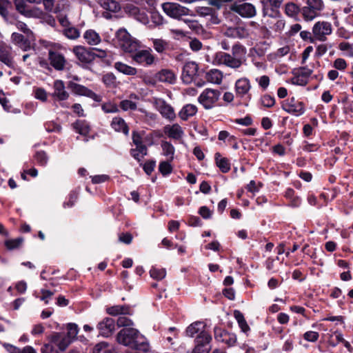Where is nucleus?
<instances>
[{
	"instance_id": "nucleus-1",
	"label": "nucleus",
	"mask_w": 353,
	"mask_h": 353,
	"mask_svg": "<svg viewBox=\"0 0 353 353\" xmlns=\"http://www.w3.org/2000/svg\"><path fill=\"white\" fill-rule=\"evenodd\" d=\"M117 340L119 343L137 350L147 352L150 350V344L146 338L133 327L121 330L117 334Z\"/></svg>"
},
{
	"instance_id": "nucleus-2",
	"label": "nucleus",
	"mask_w": 353,
	"mask_h": 353,
	"mask_svg": "<svg viewBox=\"0 0 353 353\" xmlns=\"http://www.w3.org/2000/svg\"><path fill=\"white\" fill-rule=\"evenodd\" d=\"M247 50L240 43L234 44L232 47V53L224 52H216L214 55V62L222 64L228 68L237 70L241 67L245 61Z\"/></svg>"
},
{
	"instance_id": "nucleus-3",
	"label": "nucleus",
	"mask_w": 353,
	"mask_h": 353,
	"mask_svg": "<svg viewBox=\"0 0 353 353\" xmlns=\"http://www.w3.org/2000/svg\"><path fill=\"white\" fill-rule=\"evenodd\" d=\"M118 46L125 52L132 53L139 48V43L128 32L125 28H120L116 32Z\"/></svg>"
},
{
	"instance_id": "nucleus-4",
	"label": "nucleus",
	"mask_w": 353,
	"mask_h": 353,
	"mask_svg": "<svg viewBox=\"0 0 353 353\" xmlns=\"http://www.w3.org/2000/svg\"><path fill=\"white\" fill-rule=\"evenodd\" d=\"M221 95L218 89L205 88L199 96L198 102L205 110H210L217 105Z\"/></svg>"
},
{
	"instance_id": "nucleus-5",
	"label": "nucleus",
	"mask_w": 353,
	"mask_h": 353,
	"mask_svg": "<svg viewBox=\"0 0 353 353\" xmlns=\"http://www.w3.org/2000/svg\"><path fill=\"white\" fill-rule=\"evenodd\" d=\"M324 8L322 0H307L306 4L301 8V14L304 20L312 21L320 14Z\"/></svg>"
},
{
	"instance_id": "nucleus-6",
	"label": "nucleus",
	"mask_w": 353,
	"mask_h": 353,
	"mask_svg": "<svg viewBox=\"0 0 353 353\" xmlns=\"http://www.w3.org/2000/svg\"><path fill=\"white\" fill-rule=\"evenodd\" d=\"M48 58L52 68L57 71H63L70 68V63L64 54L58 50L49 49Z\"/></svg>"
},
{
	"instance_id": "nucleus-7",
	"label": "nucleus",
	"mask_w": 353,
	"mask_h": 353,
	"mask_svg": "<svg viewBox=\"0 0 353 353\" xmlns=\"http://www.w3.org/2000/svg\"><path fill=\"white\" fill-rule=\"evenodd\" d=\"M53 90L51 95L54 103L59 102L61 107L68 108L69 104L65 101L69 98L70 94L65 90L64 82L59 79L55 80L53 83Z\"/></svg>"
},
{
	"instance_id": "nucleus-8",
	"label": "nucleus",
	"mask_w": 353,
	"mask_h": 353,
	"mask_svg": "<svg viewBox=\"0 0 353 353\" xmlns=\"http://www.w3.org/2000/svg\"><path fill=\"white\" fill-rule=\"evenodd\" d=\"M312 31L316 41L324 42L327 36L332 34V26L328 21H319L314 24Z\"/></svg>"
},
{
	"instance_id": "nucleus-9",
	"label": "nucleus",
	"mask_w": 353,
	"mask_h": 353,
	"mask_svg": "<svg viewBox=\"0 0 353 353\" xmlns=\"http://www.w3.org/2000/svg\"><path fill=\"white\" fill-rule=\"evenodd\" d=\"M152 103L163 118L170 121L175 119L176 114L174 108L164 99L154 97L152 100Z\"/></svg>"
},
{
	"instance_id": "nucleus-10",
	"label": "nucleus",
	"mask_w": 353,
	"mask_h": 353,
	"mask_svg": "<svg viewBox=\"0 0 353 353\" xmlns=\"http://www.w3.org/2000/svg\"><path fill=\"white\" fill-rule=\"evenodd\" d=\"M281 107L284 111L296 117L303 114L305 111V104L294 97L285 100Z\"/></svg>"
},
{
	"instance_id": "nucleus-11",
	"label": "nucleus",
	"mask_w": 353,
	"mask_h": 353,
	"mask_svg": "<svg viewBox=\"0 0 353 353\" xmlns=\"http://www.w3.org/2000/svg\"><path fill=\"white\" fill-rule=\"evenodd\" d=\"M164 12L169 17L179 19L188 14L189 10L176 3L165 2L162 4Z\"/></svg>"
},
{
	"instance_id": "nucleus-12",
	"label": "nucleus",
	"mask_w": 353,
	"mask_h": 353,
	"mask_svg": "<svg viewBox=\"0 0 353 353\" xmlns=\"http://www.w3.org/2000/svg\"><path fill=\"white\" fill-rule=\"evenodd\" d=\"M0 65H5L11 69L15 66L12 48L4 42L0 43Z\"/></svg>"
},
{
	"instance_id": "nucleus-13",
	"label": "nucleus",
	"mask_w": 353,
	"mask_h": 353,
	"mask_svg": "<svg viewBox=\"0 0 353 353\" xmlns=\"http://www.w3.org/2000/svg\"><path fill=\"white\" fill-rule=\"evenodd\" d=\"M132 142L136 145V148L130 150V154L136 160L141 161V159L147 155V147L143 143L140 134L135 131L132 132Z\"/></svg>"
},
{
	"instance_id": "nucleus-14",
	"label": "nucleus",
	"mask_w": 353,
	"mask_h": 353,
	"mask_svg": "<svg viewBox=\"0 0 353 353\" xmlns=\"http://www.w3.org/2000/svg\"><path fill=\"white\" fill-rule=\"evenodd\" d=\"M214 339L223 343H225L228 347H232L236 343V336L234 333L228 332L227 330L219 327H215L214 328Z\"/></svg>"
},
{
	"instance_id": "nucleus-15",
	"label": "nucleus",
	"mask_w": 353,
	"mask_h": 353,
	"mask_svg": "<svg viewBox=\"0 0 353 353\" xmlns=\"http://www.w3.org/2000/svg\"><path fill=\"white\" fill-rule=\"evenodd\" d=\"M132 59L134 61L139 65L143 66L152 65L156 60L155 56L152 53V50H140L134 52V54L132 56Z\"/></svg>"
},
{
	"instance_id": "nucleus-16",
	"label": "nucleus",
	"mask_w": 353,
	"mask_h": 353,
	"mask_svg": "<svg viewBox=\"0 0 353 353\" xmlns=\"http://www.w3.org/2000/svg\"><path fill=\"white\" fill-rule=\"evenodd\" d=\"M68 88L74 94L79 95H83L88 97L94 101L99 102L101 101V97L100 95L97 94L92 90L88 89L84 85L78 84L73 81H69L68 84Z\"/></svg>"
},
{
	"instance_id": "nucleus-17",
	"label": "nucleus",
	"mask_w": 353,
	"mask_h": 353,
	"mask_svg": "<svg viewBox=\"0 0 353 353\" xmlns=\"http://www.w3.org/2000/svg\"><path fill=\"white\" fill-rule=\"evenodd\" d=\"M16 10L26 17L38 18L42 14V11L39 8H31L26 3V0H14Z\"/></svg>"
},
{
	"instance_id": "nucleus-18",
	"label": "nucleus",
	"mask_w": 353,
	"mask_h": 353,
	"mask_svg": "<svg viewBox=\"0 0 353 353\" xmlns=\"http://www.w3.org/2000/svg\"><path fill=\"white\" fill-rule=\"evenodd\" d=\"M231 10L239 14L243 17L251 18L256 15L255 7L250 3H238L234 2L231 5Z\"/></svg>"
},
{
	"instance_id": "nucleus-19",
	"label": "nucleus",
	"mask_w": 353,
	"mask_h": 353,
	"mask_svg": "<svg viewBox=\"0 0 353 353\" xmlns=\"http://www.w3.org/2000/svg\"><path fill=\"white\" fill-rule=\"evenodd\" d=\"M252 85L250 81L247 77H241L237 79L234 84V90L236 97L243 98L247 97L249 99H251L250 91Z\"/></svg>"
},
{
	"instance_id": "nucleus-20",
	"label": "nucleus",
	"mask_w": 353,
	"mask_h": 353,
	"mask_svg": "<svg viewBox=\"0 0 353 353\" xmlns=\"http://www.w3.org/2000/svg\"><path fill=\"white\" fill-rule=\"evenodd\" d=\"M312 72V70L305 67L296 70L294 72V76L292 78V83L298 85H305Z\"/></svg>"
},
{
	"instance_id": "nucleus-21",
	"label": "nucleus",
	"mask_w": 353,
	"mask_h": 353,
	"mask_svg": "<svg viewBox=\"0 0 353 353\" xmlns=\"http://www.w3.org/2000/svg\"><path fill=\"white\" fill-rule=\"evenodd\" d=\"M198 65L193 61L186 63L183 68L181 79L186 83H190L198 72Z\"/></svg>"
},
{
	"instance_id": "nucleus-22",
	"label": "nucleus",
	"mask_w": 353,
	"mask_h": 353,
	"mask_svg": "<svg viewBox=\"0 0 353 353\" xmlns=\"http://www.w3.org/2000/svg\"><path fill=\"white\" fill-rule=\"evenodd\" d=\"M114 320L112 318L107 317L98 323L97 328L101 336L108 337L111 335L114 330Z\"/></svg>"
},
{
	"instance_id": "nucleus-23",
	"label": "nucleus",
	"mask_w": 353,
	"mask_h": 353,
	"mask_svg": "<svg viewBox=\"0 0 353 353\" xmlns=\"http://www.w3.org/2000/svg\"><path fill=\"white\" fill-rule=\"evenodd\" d=\"M50 342L56 345L61 352L66 350L72 340L61 333H54L50 336Z\"/></svg>"
},
{
	"instance_id": "nucleus-24",
	"label": "nucleus",
	"mask_w": 353,
	"mask_h": 353,
	"mask_svg": "<svg viewBox=\"0 0 353 353\" xmlns=\"http://www.w3.org/2000/svg\"><path fill=\"white\" fill-rule=\"evenodd\" d=\"M73 52L78 59L83 63H90L93 61V51L83 46H76Z\"/></svg>"
},
{
	"instance_id": "nucleus-25",
	"label": "nucleus",
	"mask_w": 353,
	"mask_h": 353,
	"mask_svg": "<svg viewBox=\"0 0 353 353\" xmlns=\"http://www.w3.org/2000/svg\"><path fill=\"white\" fill-rule=\"evenodd\" d=\"M157 82L173 84L176 82V75L174 72L170 69H162L156 73Z\"/></svg>"
},
{
	"instance_id": "nucleus-26",
	"label": "nucleus",
	"mask_w": 353,
	"mask_h": 353,
	"mask_svg": "<svg viewBox=\"0 0 353 353\" xmlns=\"http://www.w3.org/2000/svg\"><path fill=\"white\" fill-rule=\"evenodd\" d=\"M110 126L117 132H121L126 136L129 134V127L125 120L120 117H114L111 121Z\"/></svg>"
},
{
	"instance_id": "nucleus-27",
	"label": "nucleus",
	"mask_w": 353,
	"mask_h": 353,
	"mask_svg": "<svg viewBox=\"0 0 353 353\" xmlns=\"http://www.w3.org/2000/svg\"><path fill=\"white\" fill-rule=\"evenodd\" d=\"M11 41L23 51H28L31 48L30 42L21 34L13 32L11 34Z\"/></svg>"
},
{
	"instance_id": "nucleus-28",
	"label": "nucleus",
	"mask_w": 353,
	"mask_h": 353,
	"mask_svg": "<svg viewBox=\"0 0 353 353\" xmlns=\"http://www.w3.org/2000/svg\"><path fill=\"white\" fill-rule=\"evenodd\" d=\"M72 126L75 132L85 137H88L90 132V126L85 120H77L72 124ZM84 141H88V138H85Z\"/></svg>"
},
{
	"instance_id": "nucleus-29",
	"label": "nucleus",
	"mask_w": 353,
	"mask_h": 353,
	"mask_svg": "<svg viewBox=\"0 0 353 353\" xmlns=\"http://www.w3.org/2000/svg\"><path fill=\"white\" fill-rule=\"evenodd\" d=\"M164 132L168 137L176 140L181 139L183 134L182 128L177 123H174L172 125H165L164 127Z\"/></svg>"
},
{
	"instance_id": "nucleus-30",
	"label": "nucleus",
	"mask_w": 353,
	"mask_h": 353,
	"mask_svg": "<svg viewBox=\"0 0 353 353\" xmlns=\"http://www.w3.org/2000/svg\"><path fill=\"white\" fill-rule=\"evenodd\" d=\"M284 13L289 17L298 20L299 13H301V8L294 2H288L284 5Z\"/></svg>"
},
{
	"instance_id": "nucleus-31",
	"label": "nucleus",
	"mask_w": 353,
	"mask_h": 353,
	"mask_svg": "<svg viewBox=\"0 0 353 353\" xmlns=\"http://www.w3.org/2000/svg\"><path fill=\"white\" fill-rule=\"evenodd\" d=\"M198 111L197 107L194 104L185 105L179 112V117L183 121H187L190 117L194 116Z\"/></svg>"
},
{
	"instance_id": "nucleus-32",
	"label": "nucleus",
	"mask_w": 353,
	"mask_h": 353,
	"mask_svg": "<svg viewBox=\"0 0 353 353\" xmlns=\"http://www.w3.org/2000/svg\"><path fill=\"white\" fill-rule=\"evenodd\" d=\"M204 331H205V325L203 322L196 321L186 328L185 332L187 336L194 337L196 334H200Z\"/></svg>"
},
{
	"instance_id": "nucleus-33",
	"label": "nucleus",
	"mask_w": 353,
	"mask_h": 353,
	"mask_svg": "<svg viewBox=\"0 0 353 353\" xmlns=\"http://www.w3.org/2000/svg\"><path fill=\"white\" fill-rule=\"evenodd\" d=\"M212 341V336L208 331L201 332L200 334L196 335L195 344L204 348L211 349L210 343Z\"/></svg>"
},
{
	"instance_id": "nucleus-34",
	"label": "nucleus",
	"mask_w": 353,
	"mask_h": 353,
	"mask_svg": "<svg viewBox=\"0 0 353 353\" xmlns=\"http://www.w3.org/2000/svg\"><path fill=\"white\" fill-rule=\"evenodd\" d=\"M114 68L120 73L128 76H134L137 73L136 68L128 65L121 61L115 62Z\"/></svg>"
},
{
	"instance_id": "nucleus-35",
	"label": "nucleus",
	"mask_w": 353,
	"mask_h": 353,
	"mask_svg": "<svg viewBox=\"0 0 353 353\" xmlns=\"http://www.w3.org/2000/svg\"><path fill=\"white\" fill-rule=\"evenodd\" d=\"M83 39L90 46H96L101 43V38L100 35L94 30L90 29L83 34Z\"/></svg>"
},
{
	"instance_id": "nucleus-36",
	"label": "nucleus",
	"mask_w": 353,
	"mask_h": 353,
	"mask_svg": "<svg viewBox=\"0 0 353 353\" xmlns=\"http://www.w3.org/2000/svg\"><path fill=\"white\" fill-rule=\"evenodd\" d=\"M214 159L216 165L223 173H227L230 170V161L225 157H222L219 152L215 154Z\"/></svg>"
},
{
	"instance_id": "nucleus-37",
	"label": "nucleus",
	"mask_w": 353,
	"mask_h": 353,
	"mask_svg": "<svg viewBox=\"0 0 353 353\" xmlns=\"http://www.w3.org/2000/svg\"><path fill=\"white\" fill-rule=\"evenodd\" d=\"M129 12L136 20L143 24H148L149 23L148 16L144 10H141L139 8L133 6Z\"/></svg>"
},
{
	"instance_id": "nucleus-38",
	"label": "nucleus",
	"mask_w": 353,
	"mask_h": 353,
	"mask_svg": "<svg viewBox=\"0 0 353 353\" xmlns=\"http://www.w3.org/2000/svg\"><path fill=\"white\" fill-rule=\"evenodd\" d=\"M205 79L209 83L220 84L223 79L222 72L217 69H212L205 74Z\"/></svg>"
},
{
	"instance_id": "nucleus-39",
	"label": "nucleus",
	"mask_w": 353,
	"mask_h": 353,
	"mask_svg": "<svg viewBox=\"0 0 353 353\" xmlns=\"http://www.w3.org/2000/svg\"><path fill=\"white\" fill-rule=\"evenodd\" d=\"M11 5L9 0H0V15L8 23H13L12 17L10 15L8 8Z\"/></svg>"
},
{
	"instance_id": "nucleus-40",
	"label": "nucleus",
	"mask_w": 353,
	"mask_h": 353,
	"mask_svg": "<svg viewBox=\"0 0 353 353\" xmlns=\"http://www.w3.org/2000/svg\"><path fill=\"white\" fill-rule=\"evenodd\" d=\"M234 316L235 319L236 320L238 325H239V327L241 328V330L243 332L248 334L250 330V327L248 325L246 320L245 319V317H244L243 313L239 310H234Z\"/></svg>"
},
{
	"instance_id": "nucleus-41",
	"label": "nucleus",
	"mask_w": 353,
	"mask_h": 353,
	"mask_svg": "<svg viewBox=\"0 0 353 353\" xmlns=\"http://www.w3.org/2000/svg\"><path fill=\"white\" fill-rule=\"evenodd\" d=\"M98 3L105 10L117 12L120 10L121 7L115 0H99Z\"/></svg>"
},
{
	"instance_id": "nucleus-42",
	"label": "nucleus",
	"mask_w": 353,
	"mask_h": 353,
	"mask_svg": "<svg viewBox=\"0 0 353 353\" xmlns=\"http://www.w3.org/2000/svg\"><path fill=\"white\" fill-rule=\"evenodd\" d=\"M152 45L154 50L160 54L164 53L169 48V43L162 39H152Z\"/></svg>"
},
{
	"instance_id": "nucleus-43",
	"label": "nucleus",
	"mask_w": 353,
	"mask_h": 353,
	"mask_svg": "<svg viewBox=\"0 0 353 353\" xmlns=\"http://www.w3.org/2000/svg\"><path fill=\"white\" fill-rule=\"evenodd\" d=\"M163 154L168 157V161H172L174 159L175 149L172 144L168 141L161 143Z\"/></svg>"
},
{
	"instance_id": "nucleus-44",
	"label": "nucleus",
	"mask_w": 353,
	"mask_h": 353,
	"mask_svg": "<svg viewBox=\"0 0 353 353\" xmlns=\"http://www.w3.org/2000/svg\"><path fill=\"white\" fill-rule=\"evenodd\" d=\"M107 312L112 316L129 314V308L123 305H114L107 309Z\"/></svg>"
},
{
	"instance_id": "nucleus-45",
	"label": "nucleus",
	"mask_w": 353,
	"mask_h": 353,
	"mask_svg": "<svg viewBox=\"0 0 353 353\" xmlns=\"http://www.w3.org/2000/svg\"><path fill=\"white\" fill-rule=\"evenodd\" d=\"M150 274L152 278L156 280H161L165 278L166 275V271L164 268H159L157 267H152L150 270Z\"/></svg>"
},
{
	"instance_id": "nucleus-46",
	"label": "nucleus",
	"mask_w": 353,
	"mask_h": 353,
	"mask_svg": "<svg viewBox=\"0 0 353 353\" xmlns=\"http://www.w3.org/2000/svg\"><path fill=\"white\" fill-rule=\"evenodd\" d=\"M63 34L70 39H76L80 37V32L77 28L69 26L64 29Z\"/></svg>"
},
{
	"instance_id": "nucleus-47",
	"label": "nucleus",
	"mask_w": 353,
	"mask_h": 353,
	"mask_svg": "<svg viewBox=\"0 0 353 353\" xmlns=\"http://www.w3.org/2000/svg\"><path fill=\"white\" fill-rule=\"evenodd\" d=\"M103 83L108 88H114L117 84V78L112 73H107L102 77Z\"/></svg>"
},
{
	"instance_id": "nucleus-48",
	"label": "nucleus",
	"mask_w": 353,
	"mask_h": 353,
	"mask_svg": "<svg viewBox=\"0 0 353 353\" xmlns=\"http://www.w3.org/2000/svg\"><path fill=\"white\" fill-rule=\"evenodd\" d=\"M168 159L165 161H162L159 163V170L163 175L166 176L170 174L172 172V166L170 164Z\"/></svg>"
},
{
	"instance_id": "nucleus-49",
	"label": "nucleus",
	"mask_w": 353,
	"mask_h": 353,
	"mask_svg": "<svg viewBox=\"0 0 353 353\" xmlns=\"http://www.w3.org/2000/svg\"><path fill=\"white\" fill-rule=\"evenodd\" d=\"M22 238H17L15 239H9L5 241V245L8 250H12L19 248L23 243Z\"/></svg>"
},
{
	"instance_id": "nucleus-50",
	"label": "nucleus",
	"mask_w": 353,
	"mask_h": 353,
	"mask_svg": "<svg viewBox=\"0 0 353 353\" xmlns=\"http://www.w3.org/2000/svg\"><path fill=\"white\" fill-rule=\"evenodd\" d=\"M341 341H343V335L339 332H334L329 338L328 343L330 346L335 347Z\"/></svg>"
},
{
	"instance_id": "nucleus-51",
	"label": "nucleus",
	"mask_w": 353,
	"mask_h": 353,
	"mask_svg": "<svg viewBox=\"0 0 353 353\" xmlns=\"http://www.w3.org/2000/svg\"><path fill=\"white\" fill-rule=\"evenodd\" d=\"M101 108L105 113H115L119 112L118 106L116 103L108 101L101 105Z\"/></svg>"
},
{
	"instance_id": "nucleus-52",
	"label": "nucleus",
	"mask_w": 353,
	"mask_h": 353,
	"mask_svg": "<svg viewBox=\"0 0 353 353\" xmlns=\"http://www.w3.org/2000/svg\"><path fill=\"white\" fill-rule=\"evenodd\" d=\"M12 21H13L12 24H14L15 26L17 27V28L19 31H21L22 32L26 34L27 36L29 37L33 34L32 31L30 28H28L27 25L24 22L20 21H17L14 22V20L13 18H12Z\"/></svg>"
},
{
	"instance_id": "nucleus-53",
	"label": "nucleus",
	"mask_w": 353,
	"mask_h": 353,
	"mask_svg": "<svg viewBox=\"0 0 353 353\" xmlns=\"http://www.w3.org/2000/svg\"><path fill=\"white\" fill-rule=\"evenodd\" d=\"M119 105L124 111L135 110L137 108V105L135 102L128 99L121 101Z\"/></svg>"
},
{
	"instance_id": "nucleus-54",
	"label": "nucleus",
	"mask_w": 353,
	"mask_h": 353,
	"mask_svg": "<svg viewBox=\"0 0 353 353\" xmlns=\"http://www.w3.org/2000/svg\"><path fill=\"white\" fill-rule=\"evenodd\" d=\"M67 331V335L65 336L72 341L78 334L79 329L77 325L75 323H68Z\"/></svg>"
},
{
	"instance_id": "nucleus-55",
	"label": "nucleus",
	"mask_w": 353,
	"mask_h": 353,
	"mask_svg": "<svg viewBox=\"0 0 353 353\" xmlns=\"http://www.w3.org/2000/svg\"><path fill=\"white\" fill-rule=\"evenodd\" d=\"M117 324L119 327H131L134 325L133 321L125 316H120L117 321Z\"/></svg>"
},
{
	"instance_id": "nucleus-56",
	"label": "nucleus",
	"mask_w": 353,
	"mask_h": 353,
	"mask_svg": "<svg viewBox=\"0 0 353 353\" xmlns=\"http://www.w3.org/2000/svg\"><path fill=\"white\" fill-rule=\"evenodd\" d=\"M256 81L263 90H265L270 85V79L268 76L263 75L256 78Z\"/></svg>"
},
{
	"instance_id": "nucleus-57",
	"label": "nucleus",
	"mask_w": 353,
	"mask_h": 353,
	"mask_svg": "<svg viewBox=\"0 0 353 353\" xmlns=\"http://www.w3.org/2000/svg\"><path fill=\"white\" fill-rule=\"evenodd\" d=\"M44 127L46 130L49 132H60L61 130V126L54 121L46 122L44 125Z\"/></svg>"
},
{
	"instance_id": "nucleus-58",
	"label": "nucleus",
	"mask_w": 353,
	"mask_h": 353,
	"mask_svg": "<svg viewBox=\"0 0 353 353\" xmlns=\"http://www.w3.org/2000/svg\"><path fill=\"white\" fill-rule=\"evenodd\" d=\"M285 26V21L283 19L279 18L275 20L271 28L278 32H281L283 30Z\"/></svg>"
},
{
	"instance_id": "nucleus-59",
	"label": "nucleus",
	"mask_w": 353,
	"mask_h": 353,
	"mask_svg": "<svg viewBox=\"0 0 353 353\" xmlns=\"http://www.w3.org/2000/svg\"><path fill=\"white\" fill-rule=\"evenodd\" d=\"M34 159L41 165H44L47 163L48 157L44 151H38L34 155Z\"/></svg>"
},
{
	"instance_id": "nucleus-60",
	"label": "nucleus",
	"mask_w": 353,
	"mask_h": 353,
	"mask_svg": "<svg viewBox=\"0 0 353 353\" xmlns=\"http://www.w3.org/2000/svg\"><path fill=\"white\" fill-rule=\"evenodd\" d=\"M78 199V194L76 192H71L68 196V200L63 203V208H72Z\"/></svg>"
},
{
	"instance_id": "nucleus-61",
	"label": "nucleus",
	"mask_w": 353,
	"mask_h": 353,
	"mask_svg": "<svg viewBox=\"0 0 353 353\" xmlns=\"http://www.w3.org/2000/svg\"><path fill=\"white\" fill-rule=\"evenodd\" d=\"M261 103L266 108H272L275 104V99L269 94H265L261 97Z\"/></svg>"
},
{
	"instance_id": "nucleus-62",
	"label": "nucleus",
	"mask_w": 353,
	"mask_h": 353,
	"mask_svg": "<svg viewBox=\"0 0 353 353\" xmlns=\"http://www.w3.org/2000/svg\"><path fill=\"white\" fill-rule=\"evenodd\" d=\"M0 104L6 111H10L12 105L3 90H0Z\"/></svg>"
},
{
	"instance_id": "nucleus-63",
	"label": "nucleus",
	"mask_w": 353,
	"mask_h": 353,
	"mask_svg": "<svg viewBox=\"0 0 353 353\" xmlns=\"http://www.w3.org/2000/svg\"><path fill=\"white\" fill-rule=\"evenodd\" d=\"M44 8L48 12H57L59 9L54 7V0H41Z\"/></svg>"
},
{
	"instance_id": "nucleus-64",
	"label": "nucleus",
	"mask_w": 353,
	"mask_h": 353,
	"mask_svg": "<svg viewBox=\"0 0 353 353\" xmlns=\"http://www.w3.org/2000/svg\"><path fill=\"white\" fill-rule=\"evenodd\" d=\"M319 337V333L314 331H307L303 334V339L310 342H316Z\"/></svg>"
}]
</instances>
